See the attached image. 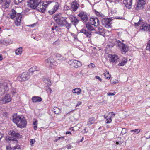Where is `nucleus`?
<instances>
[{"instance_id":"nucleus-61","label":"nucleus","mask_w":150,"mask_h":150,"mask_svg":"<svg viewBox=\"0 0 150 150\" xmlns=\"http://www.w3.org/2000/svg\"><path fill=\"white\" fill-rule=\"evenodd\" d=\"M107 115H104V118L105 119H107Z\"/></svg>"},{"instance_id":"nucleus-3","label":"nucleus","mask_w":150,"mask_h":150,"mask_svg":"<svg viewBox=\"0 0 150 150\" xmlns=\"http://www.w3.org/2000/svg\"><path fill=\"white\" fill-rule=\"evenodd\" d=\"M52 1H45L43 2L40 1V2L36 8L37 10L42 13H44L48 5L51 3Z\"/></svg>"},{"instance_id":"nucleus-25","label":"nucleus","mask_w":150,"mask_h":150,"mask_svg":"<svg viewBox=\"0 0 150 150\" xmlns=\"http://www.w3.org/2000/svg\"><path fill=\"white\" fill-rule=\"evenodd\" d=\"M74 64L73 67L75 68H78L82 66L81 63L77 60H74Z\"/></svg>"},{"instance_id":"nucleus-45","label":"nucleus","mask_w":150,"mask_h":150,"mask_svg":"<svg viewBox=\"0 0 150 150\" xmlns=\"http://www.w3.org/2000/svg\"><path fill=\"white\" fill-rule=\"evenodd\" d=\"M68 63L69 65H71L72 67H73L74 64V60H70L68 61Z\"/></svg>"},{"instance_id":"nucleus-30","label":"nucleus","mask_w":150,"mask_h":150,"mask_svg":"<svg viewBox=\"0 0 150 150\" xmlns=\"http://www.w3.org/2000/svg\"><path fill=\"white\" fill-rule=\"evenodd\" d=\"M82 92L81 90L79 88H76L72 90V92L76 94L77 95L80 94Z\"/></svg>"},{"instance_id":"nucleus-16","label":"nucleus","mask_w":150,"mask_h":150,"mask_svg":"<svg viewBox=\"0 0 150 150\" xmlns=\"http://www.w3.org/2000/svg\"><path fill=\"white\" fill-rule=\"evenodd\" d=\"M11 0H3L1 6L2 8L4 10L8 8L11 3Z\"/></svg>"},{"instance_id":"nucleus-1","label":"nucleus","mask_w":150,"mask_h":150,"mask_svg":"<svg viewBox=\"0 0 150 150\" xmlns=\"http://www.w3.org/2000/svg\"><path fill=\"white\" fill-rule=\"evenodd\" d=\"M67 18L61 16V14H57L54 16V19L59 27L65 26L69 30L71 26V24L68 23L67 21Z\"/></svg>"},{"instance_id":"nucleus-4","label":"nucleus","mask_w":150,"mask_h":150,"mask_svg":"<svg viewBox=\"0 0 150 150\" xmlns=\"http://www.w3.org/2000/svg\"><path fill=\"white\" fill-rule=\"evenodd\" d=\"M30 77L28 72H24L19 74L17 77V79L20 82L28 80Z\"/></svg>"},{"instance_id":"nucleus-52","label":"nucleus","mask_w":150,"mask_h":150,"mask_svg":"<svg viewBox=\"0 0 150 150\" xmlns=\"http://www.w3.org/2000/svg\"><path fill=\"white\" fill-rule=\"evenodd\" d=\"M95 13L97 16H99L102 17V16H103L102 14H100L99 12H98L96 11Z\"/></svg>"},{"instance_id":"nucleus-11","label":"nucleus","mask_w":150,"mask_h":150,"mask_svg":"<svg viewBox=\"0 0 150 150\" xmlns=\"http://www.w3.org/2000/svg\"><path fill=\"white\" fill-rule=\"evenodd\" d=\"M11 100V97L9 94H7L0 100L2 103H7L10 102Z\"/></svg>"},{"instance_id":"nucleus-31","label":"nucleus","mask_w":150,"mask_h":150,"mask_svg":"<svg viewBox=\"0 0 150 150\" xmlns=\"http://www.w3.org/2000/svg\"><path fill=\"white\" fill-rule=\"evenodd\" d=\"M44 81L45 82V83L47 85V86H51L52 83V81L48 78L45 79H44Z\"/></svg>"},{"instance_id":"nucleus-48","label":"nucleus","mask_w":150,"mask_h":150,"mask_svg":"<svg viewBox=\"0 0 150 150\" xmlns=\"http://www.w3.org/2000/svg\"><path fill=\"white\" fill-rule=\"evenodd\" d=\"M35 139H31L30 140V144L31 145H32L34 143H35Z\"/></svg>"},{"instance_id":"nucleus-27","label":"nucleus","mask_w":150,"mask_h":150,"mask_svg":"<svg viewBox=\"0 0 150 150\" xmlns=\"http://www.w3.org/2000/svg\"><path fill=\"white\" fill-rule=\"evenodd\" d=\"M8 134L9 135L17 138H19L20 136L19 134L14 131H10Z\"/></svg>"},{"instance_id":"nucleus-24","label":"nucleus","mask_w":150,"mask_h":150,"mask_svg":"<svg viewBox=\"0 0 150 150\" xmlns=\"http://www.w3.org/2000/svg\"><path fill=\"white\" fill-rule=\"evenodd\" d=\"M98 29V31L97 32V33L103 35L104 34V28L102 26H98L97 27Z\"/></svg>"},{"instance_id":"nucleus-15","label":"nucleus","mask_w":150,"mask_h":150,"mask_svg":"<svg viewBox=\"0 0 150 150\" xmlns=\"http://www.w3.org/2000/svg\"><path fill=\"white\" fill-rule=\"evenodd\" d=\"M3 89L4 93H7L9 90L8 87V84L7 83H0V88Z\"/></svg>"},{"instance_id":"nucleus-22","label":"nucleus","mask_w":150,"mask_h":150,"mask_svg":"<svg viewBox=\"0 0 150 150\" xmlns=\"http://www.w3.org/2000/svg\"><path fill=\"white\" fill-rule=\"evenodd\" d=\"M79 6V4L76 1H74L71 4V8L74 11H75L78 8Z\"/></svg>"},{"instance_id":"nucleus-57","label":"nucleus","mask_w":150,"mask_h":150,"mask_svg":"<svg viewBox=\"0 0 150 150\" xmlns=\"http://www.w3.org/2000/svg\"><path fill=\"white\" fill-rule=\"evenodd\" d=\"M95 78L96 79H98L99 80L101 81H102V79L101 78H100L99 76H95Z\"/></svg>"},{"instance_id":"nucleus-32","label":"nucleus","mask_w":150,"mask_h":150,"mask_svg":"<svg viewBox=\"0 0 150 150\" xmlns=\"http://www.w3.org/2000/svg\"><path fill=\"white\" fill-rule=\"evenodd\" d=\"M22 47H20L17 48L15 51V53L16 54L19 55L21 54L22 52Z\"/></svg>"},{"instance_id":"nucleus-40","label":"nucleus","mask_w":150,"mask_h":150,"mask_svg":"<svg viewBox=\"0 0 150 150\" xmlns=\"http://www.w3.org/2000/svg\"><path fill=\"white\" fill-rule=\"evenodd\" d=\"M142 23V19L141 18H140V19L139 21L138 22L136 23H134V25L136 26H139V25H140Z\"/></svg>"},{"instance_id":"nucleus-44","label":"nucleus","mask_w":150,"mask_h":150,"mask_svg":"<svg viewBox=\"0 0 150 150\" xmlns=\"http://www.w3.org/2000/svg\"><path fill=\"white\" fill-rule=\"evenodd\" d=\"M111 117L106 119V120L105 121L106 123L107 124L110 123L112 121V120L111 119V117Z\"/></svg>"},{"instance_id":"nucleus-26","label":"nucleus","mask_w":150,"mask_h":150,"mask_svg":"<svg viewBox=\"0 0 150 150\" xmlns=\"http://www.w3.org/2000/svg\"><path fill=\"white\" fill-rule=\"evenodd\" d=\"M95 121V117H90L87 122V125L88 126H89L91 125L94 124Z\"/></svg>"},{"instance_id":"nucleus-12","label":"nucleus","mask_w":150,"mask_h":150,"mask_svg":"<svg viewBox=\"0 0 150 150\" xmlns=\"http://www.w3.org/2000/svg\"><path fill=\"white\" fill-rule=\"evenodd\" d=\"M53 8L48 11V12L50 15L53 14L57 11L59 8V4L58 2H55Z\"/></svg>"},{"instance_id":"nucleus-54","label":"nucleus","mask_w":150,"mask_h":150,"mask_svg":"<svg viewBox=\"0 0 150 150\" xmlns=\"http://www.w3.org/2000/svg\"><path fill=\"white\" fill-rule=\"evenodd\" d=\"M64 137H59L57 139H56L55 140V142H57L58 140H59L60 139H64Z\"/></svg>"},{"instance_id":"nucleus-17","label":"nucleus","mask_w":150,"mask_h":150,"mask_svg":"<svg viewBox=\"0 0 150 150\" xmlns=\"http://www.w3.org/2000/svg\"><path fill=\"white\" fill-rule=\"evenodd\" d=\"M70 19L71 23L76 26V25L78 24L79 22V20L76 18L75 16H72L70 18Z\"/></svg>"},{"instance_id":"nucleus-10","label":"nucleus","mask_w":150,"mask_h":150,"mask_svg":"<svg viewBox=\"0 0 150 150\" xmlns=\"http://www.w3.org/2000/svg\"><path fill=\"white\" fill-rule=\"evenodd\" d=\"M146 3V0H138L136 7V10H138L139 9L143 8Z\"/></svg>"},{"instance_id":"nucleus-35","label":"nucleus","mask_w":150,"mask_h":150,"mask_svg":"<svg viewBox=\"0 0 150 150\" xmlns=\"http://www.w3.org/2000/svg\"><path fill=\"white\" fill-rule=\"evenodd\" d=\"M140 130L141 129H135L131 130L130 132H133V134H136L139 133L140 132Z\"/></svg>"},{"instance_id":"nucleus-39","label":"nucleus","mask_w":150,"mask_h":150,"mask_svg":"<svg viewBox=\"0 0 150 150\" xmlns=\"http://www.w3.org/2000/svg\"><path fill=\"white\" fill-rule=\"evenodd\" d=\"M37 70V67L36 66H33L29 69L30 71L32 73Z\"/></svg>"},{"instance_id":"nucleus-64","label":"nucleus","mask_w":150,"mask_h":150,"mask_svg":"<svg viewBox=\"0 0 150 150\" xmlns=\"http://www.w3.org/2000/svg\"><path fill=\"white\" fill-rule=\"evenodd\" d=\"M70 129L72 131H74V128L73 127H71L70 128Z\"/></svg>"},{"instance_id":"nucleus-37","label":"nucleus","mask_w":150,"mask_h":150,"mask_svg":"<svg viewBox=\"0 0 150 150\" xmlns=\"http://www.w3.org/2000/svg\"><path fill=\"white\" fill-rule=\"evenodd\" d=\"M38 122V120H35L33 122L34 129L35 130L37 129Z\"/></svg>"},{"instance_id":"nucleus-60","label":"nucleus","mask_w":150,"mask_h":150,"mask_svg":"<svg viewBox=\"0 0 150 150\" xmlns=\"http://www.w3.org/2000/svg\"><path fill=\"white\" fill-rule=\"evenodd\" d=\"M66 134H71V133L70 131H67L66 133Z\"/></svg>"},{"instance_id":"nucleus-38","label":"nucleus","mask_w":150,"mask_h":150,"mask_svg":"<svg viewBox=\"0 0 150 150\" xmlns=\"http://www.w3.org/2000/svg\"><path fill=\"white\" fill-rule=\"evenodd\" d=\"M24 0H14V3L16 5L19 4L23 3Z\"/></svg>"},{"instance_id":"nucleus-36","label":"nucleus","mask_w":150,"mask_h":150,"mask_svg":"<svg viewBox=\"0 0 150 150\" xmlns=\"http://www.w3.org/2000/svg\"><path fill=\"white\" fill-rule=\"evenodd\" d=\"M127 59H125L124 60L122 61L121 62L119 63L118 64V65L119 66H123L125 64L127 63Z\"/></svg>"},{"instance_id":"nucleus-28","label":"nucleus","mask_w":150,"mask_h":150,"mask_svg":"<svg viewBox=\"0 0 150 150\" xmlns=\"http://www.w3.org/2000/svg\"><path fill=\"white\" fill-rule=\"evenodd\" d=\"M32 100L33 102H39L42 100V99L40 97L35 96L33 97Z\"/></svg>"},{"instance_id":"nucleus-9","label":"nucleus","mask_w":150,"mask_h":150,"mask_svg":"<svg viewBox=\"0 0 150 150\" xmlns=\"http://www.w3.org/2000/svg\"><path fill=\"white\" fill-rule=\"evenodd\" d=\"M83 21L86 22L88 20V18L86 12L83 11H80L78 15Z\"/></svg>"},{"instance_id":"nucleus-14","label":"nucleus","mask_w":150,"mask_h":150,"mask_svg":"<svg viewBox=\"0 0 150 150\" xmlns=\"http://www.w3.org/2000/svg\"><path fill=\"white\" fill-rule=\"evenodd\" d=\"M19 14H21V13H17L15 10L12 9L10 12L9 13L8 15L11 18L14 19L18 17V16H20Z\"/></svg>"},{"instance_id":"nucleus-50","label":"nucleus","mask_w":150,"mask_h":150,"mask_svg":"<svg viewBox=\"0 0 150 150\" xmlns=\"http://www.w3.org/2000/svg\"><path fill=\"white\" fill-rule=\"evenodd\" d=\"M116 92H114L113 93L109 92L107 93V95L109 96H112L115 95Z\"/></svg>"},{"instance_id":"nucleus-46","label":"nucleus","mask_w":150,"mask_h":150,"mask_svg":"<svg viewBox=\"0 0 150 150\" xmlns=\"http://www.w3.org/2000/svg\"><path fill=\"white\" fill-rule=\"evenodd\" d=\"M146 49L147 50H149L150 51V40L148 41L147 43Z\"/></svg>"},{"instance_id":"nucleus-53","label":"nucleus","mask_w":150,"mask_h":150,"mask_svg":"<svg viewBox=\"0 0 150 150\" xmlns=\"http://www.w3.org/2000/svg\"><path fill=\"white\" fill-rule=\"evenodd\" d=\"M60 42V41L59 40H57L55 41L54 43L53 44L54 45H58L59 44V43Z\"/></svg>"},{"instance_id":"nucleus-20","label":"nucleus","mask_w":150,"mask_h":150,"mask_svg":"<svg viewBox=\"0 0 150 150\" xmlns=\"http://www.w3.org/2000/svg\"><path fill=\"white\" fill-rule=\"evenodd\" d=\"M20 16H18L15 18V20L14 21V23L15 25L17 26H19L20 25L21 22V18L22 17V15L21 14H19Z\"/></svg>"},{"instance_id":"nucleus-23","label":"nucleus","mask_w":150,"mask_h":150,"mask_svg":"<svg viewBox=\"0 0 150 150\" xmlns=\"http://www.w3.org/2000/svg\"><path fill=\"white\" fill-rule=\"evenodd\" d=\"M55 57L57 60L62 62L65 60V58L59 53H57L55 54Z\"/></svg>"},{"instance_id":"nucleus-59","label":"nucleus","mask_w":150,"mask_h":150,"mask_svg":"<svg viewBox=\"0 0 150 150\" xmlns=\"http://www.w3.org/2000/svg\"><path fill=\"white\" fill-rule=\"evenodd\" d=\"M110 82L112 83L113 84H115L117 83V81H113L111 80H110Z\"/></svg>"},{"instance_id":"nucleus-55","label":"nucleus","mask_w":150,"mask_h":150,"mask_svg":"<svg viewBox=\"0 0 150 150\" xmlns=\"http://www.w3.org/2000/svg\"><path fill=\"white\" fill-rule=\"evenodd\" d=\"M66 147L68 149H70L71 148V146L70 144H69L67 145Z\"/></svg>"},{"instance_id":"nucleus-19","label":"nucleus","mask_w":150,"mask_h":150,"mask_svg":"<svg viewBox=\"0 0 150 150\" xmlns=\"http://www.w3.org/2000/svg\"><path fill=\"white\" fill-rule=\"evenodd\" d=\"M123 3L126 8H131L132 0H124Z\"/></svg>"},{"instance_id":"nucleus-43","label":"nucleus","mask_w":150,"mask_h":150,"mask_svg":"<svg viewBox=\"0 0 150 150\" xmlns=\"http://www.w3.org/2000/svg\"><path fill=\"white\" fill-rule=\"evenodd\" d=\"M46 90L48 93L50 94L52 91V89L49 86L47 87Z\"/></svg>"},{"instance_id":"nucleus-41","label":"nucleus","mask_w":150,"mask_h":150,"mask_svg":"<svg viewBox=\"0 0 150 150\" xmlns=\"http://www.w3.org/2000/svg\"><path fill=\"white\" fill-rule=\"evenodd\" d=\"M127 132V129L125 128H123L120 134V135H123L126 134Z\"/></svg>"},{"instance_id":"nucleus-21","label":"nucleus","mask_w":150,"mask_h":150,"mask_svg":"<svg viewBox=\"0 0 150 150\" xmlns=\"http://www.w3.org/2000/svg\"><path fill=\"white\" fill-rule=\"evenodd\" d=\"M110 58V61L113 63H116L117 62L118 59V56L115 55H109Z\"/></svg>"},{"instance_id":"nucleus-6","label":"nucleus","mask_w":150,"mask_h":150,"mask_svg":"<svg viewBox=\"0 0 150 150\" xmlns=\"http://www.w3.org/2000/svg\"><path fill=\"white\" fill-rule=\"evenodd\" d=\"M116 42L118 44V45L122 52L125 53L128 51V48L126 45L124 44L119 40H117Z\"/></svg>"},{"instance_id":"nucleus-42","label":"nucleus","mask_w":150,"mask_h":150,"mask_svg":"<svg viewBox=\"0 0 150 150\" xmlns=\"http://www.w3.org/2000/svg\"><path fill=\"white\" fill-rule=\"evenodd\" d=\"M6 140H7L9 141H16V142L17 141L16 139L15 138H13L11 137H7L6 138Z\"/></svg>"},{"instance_id":"nucleus-8","label":"nucleus","mask_w":150,"mask_h":150,"mask_svg":"<svg viewBox=\"0 0 150 150\" xmlns=\"http://www.w3.org/2000/svg\"><path fill=\"white\" fill-rule=\"evenodd\" d=\"M41 0H30L28 2V6L33 9L36 8L38 4L40 2Z\"/></svg>"},{"instance_id":"nucleus-13","label":"nucleus","mask_w":150,"mask_h":150,"mask_svg":"<svg viewBox=\"0 0 150 150\" xmlns=\"http://www.w3.org/2000/svg\"><path fill=\"white\" fill-rule=\"evenodd\" d=\"M88 23H90L92 25L97 26L99 25V21L97 18H91L90 19V22Z\"/></svg>"},{"instance_id":"nucleus-47","label":"nucleus","mask_w":150,"mask_h":150,"mask_svg":"<svg viewBox=\"0 0 150 150\" xmlns=\"http://www.w3.org/2000/svg\"><path fill=\"white\" fill-rule=\"evenodd\" d=\"M85 71V69L81 70L80 72V74L83 76H84L86 73V72H84Z\"/></svg>"},{"instance_id":"nucleus-18","label":"nucleus","mask_w":150,"mask_h":150,"mask_svg":"<svg viewBox=\"0 0 150 150\" xmlns=\"http://www.w3.org/2000/svg\"><path fill=\"white\" fill-rule=\"evenodd\" d=\"M80 33H83L88 38H90L91 36V32L89 31L84 28L80 30Z\"/></svg>"},{"instance_id":"nucleus-56","label":"nucleus","mask_w":150,"mask_h":150,"mask_svg":"<svg viewBox=\"0 0 150 150\" xmlns=\"http://www.w3.org/2000/svg\"><path fill=\"white\" fill-rule=\"evenodd\" d=\"M82 103L80 102V101H79L78 102L77 104H76V107H78L79 105H81V104Z\"/></svg>"},{"instance_id":"nucleus-62","label":"nucleus","mask_w":150,"mask_h":150,"mask_svg":"<svg viewBox=\"0 0 150 150\" xmlns=\"http://www.w3.org/2000/svg\"><path fill=\"white\" fill-rule=\"evenodd\" d=\"M86 129H87V128L86 127H85L84 128V130L85 131V133H86L88 132L87 131H86Z\"/></svg>"},{"instance_id":"nucleus-58","label":"nucleus","mask_w":150,"mask_h":150,"mask_svg":"<svg viewBox=\"0 0 150 150\" xmlns=\"http://www.w3.org/2000/svg\"><path fill=\"white\" fill-rule=\"evenodd\" d=\"M6 149L7 150H11L12 149V148L10 146H7Z\"/></svg>"},{"instance_id":"nucleus-5","label":"nucleus","mask_w":150,"mask_h":150,"mask_svg":"<svg viewBox=\"0 0 150 150\" xmlns=\"http://www.w3.org/2000/svg\"><path fill=\"white\" fill-rule=\"evenodd\" d=\"M112 19L110 18H105L102 19L101 22L102 25L107 28H111V22Z\"/></svg>"},{"instance_id":"nucleus-51","label":"nucleus","mask_w":150,"mask_h":150,"mask_svg":"<svg viewBox=\"0 0 150 150\" xmlns=\"http://www.w3.org/2000/svg\"><path fill=\"white\" fill-rule=\"evenodd\" d=\"M20 148V147L18 145H16L15 146L12 147V149L13 150H15L17 149H18Z\"/></svg>"},{"instance_id":"nucleus-7","label":"nucleus","mask_w":150,"mask_h":150,"mask_svg":"<svg viewBox=\"0 0 150 150\" xmlns=\"http://www.w3.org/2000/svg\"><path fill=\"white\" fill-rule=\"evenodd\" d=\"M45 64L46 65L51 67L52 65L56 66L57 64V62L52 57H50L45 61Z\"/></svg>"},{"instance_id":"nucleus-49","label":"nucleus","mask_w":150,"mask_h":150,"mask_svg":"<svg viewBox=\"0 0 150 150\" xmlns=\"http://www.w3.org/2000/svg\"><path fill=\"white\" fill-rule=\"evenodd\" d=\"M88 66L89 67L91 68H94L95 67V65L93 63H90Z\"/></svg>"},{"instance_id":"nucleus-2","label":"nucleus","mask_w":150,"mask_h":150,"mask_svg":"<svg viewBox=\"0 0 150 150\" xmlns=\"http://www.w3.org/2000/svg\"><path fill=\"white\" fill-rule=\"evenodd\" d=\"M13 122L17 125L18 127L22 128L26 127L27 122L23 116L15 114L13 116Z\"/></svg>"},{"instance_id":"nucleus-29","label":"nucleus","mask_w":150,"mask_h":150,"mask_svg":"<svg viewBox=\"0 0 150 150\" xmlns=\"http://www.w3.org/2000/svg\"><path fill=\"white\" fill-rule=\"evenodd\" d=\"M150 26V25L148 26L146 24H143L142 25L140 26V29L143 31H146L147 30H149Z\"/></svg>"},{"instance_id":"nucleus-33","label":"nucleus","mask_w":150,"mask_h":150,"mask_svg":"<svg viewBox=\"0 0 150 150\" xmlns=\"http://www.w3.org/2000/svg\"><path fill=\"white\" fill-rule=\"evenodd\" d=\"M91 25L90 23H86V27L88 30L90 31L93 30H94V29Z\"/></svg>"},{"instance_id":"nucleus-63","label":"nucleus","mask_w":150,"mask_h":150,"mask_svg":"<svg viewBox=\"0 0 150 150\" xmlns=\"http://www.w3.org/2000/svg\"><path fill=\"white\" fill-rule=\"evenodd\" d=\"M3 57L1 55L0 56V61L1 60L3 59Z\"/></svg>"},{"instance_id":"nucleus-34","label":"nucleus","mask_w":150,"mask_h":150,"mask_svg":"<svg viewBox=\"0 0 150 150\" xmlns=\"http://www.w3.org/2000/svg\"><path fill=\"white\" fill-rule=\"evenodd\" d=\"M104 75L105 78L108 79H109L110 78L111 75L109 74V72L106 71L104 73Z\"/></svg>"}]
</instances>
